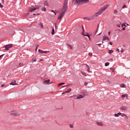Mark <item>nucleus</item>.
Wrapping results in <instances>:
<instances>
[{"mask_svg": "<svg viewBox=\"0 0 130 130\" xmlns=\"http://www.w3.org/2000/svg\"><path fill=\"white\" fill-rule=\"evenodd\" d=\"M55 108H56L57 109H61V107L60 108H58L57 107H55Z\"/></svg>", "mask_w": 130, "mask_h": 130, "instance_id": "nucleus-44", "label": "nucleus"}, {"mask_svg": "<svg viewBox=\"0 0 130 130\" xmlns=\"http://www.w3.org/2000/svg\"><path fill=\"white\" fill-rule=\"evenodd\" d=\"M35 51H37V48H36Z\"/></svg>", "mask_w": 130, "mask_h": 130, "instance_id": "nucleus-62", "label": "nucleus"}, {"mask_svg": "<svg viewBox=\"0 0 130 130\" xmlns=\"http://www.w3.org/2000/svg\"><path fill=\"white\" fill-rule=\"evenodd\" d=\"M51 34H52V35H54V28H52Z\"/></svg>", "mask_w": 130, "mask_h": 130, "instance_id": "nucleus-29", "label": "nucleus"}, {"mask_svg": "<svg viewBox=\"0 0 130 130\" xmlns=\"http://www.w3.org/2000/svg\"><path fill=\"white\" fill-rule=\"evenodd\" d=\"M77 5H82V4H87L89 3V0H74Z\"/></svg>", "mask_w": 130, "mask_h": 130, "instance_id": "nucleus-3", "label": "nucleus"}, {"mask_svg": "<svg viewBox=\"0 0 130 130\" xmlns=\"http://www.w3.org/2000/svg\"><path fill=\"white\" fill-rule=\"evenodd\" d=\"M120 116L122 117H125V119H128V116H127V115L124 113H121Z\"/></svg>", "mask_w": 130, "mask_h": 130, "instance_id": "nucleus-9", "label": "nucleus"}, {"mask_svg": "<svg viewBox=\"0 0 130 130\" xmlns=\"http://www.w3.org/2000/svg\"><path fill=\"white\" fill-rule=\"evenodd\" d=\"M37 60V59H36V57H34L32 59V62H34L35 61H36Z\"/></svg>", "mask_w": 130, "mask_h": 130, "instance_id": "nucleus-25", "label": "nucleus"}, {"mask_svg": "<svg viewBox=\"0 0 130 130\" xmlns=\"http://www.w3.org/2000/svg\"><path fill=\"white\" fill-rule=\"evenodd\" d=\"M38 52H39V53H44V51H42V50L41 49H39Z\"/></svg>", "mask_w": 130, "mask_h": 130, "instance_id": "nucleus-27", "label": "nucleus"}, {"mask_svg": "<svg viewBox=\"0 0 130 130\" xmlns=\"http://www.w3.org/2000/svg\"><path fill=\"white\" fill-rule=\"evenodd\" d=\"M113 51L112 50H109L108 53H109L110 54H111V53H113Z\"/></svg>", "mask_w": 130, "mask_h": 130, "instance_id": "nucleus-31", "label": "nucleus"}, {"mask_svg": "<svg viewBox=\"0 0 130 130\" xmlns=\"http://www.w3.org/2000/svg\"><path fill=\"white\" fill-rule=\"evenodd\" d=\"M121 115V113L120 112H119V113H117V114H114V116L115 117H118V116H120Z\"/></svg>", "mask_w": 130, "mask_h": 130, "instance_id": "nucleus-16", "label": "nucleus"}, {"mask_svg": "<svg viewBox=\"0 0 130 130\" xmlns=\"http://www.w3.org/2000/svg\"><path fill=\"white\" fill-rule=\"evenodd\" d=\"M73 97H74V99H78L77 98L78 97V95H73Z\"/></svg>", "mask_w": 130, "mask_h": 130, "instance_id": "nucleus-32", "label": "nucleus"}, {"mask_svg": "<svg viewBox=\"0 0 130 130\" xmlns=\"http://www.w3.org/2000/svg\"><path fill=\"white\" fill-rule=\"evenodd\" d=\"M120 87H121V88H126L125 85H124V84H121L120 85Z\"/></svg>", "mask_w": 130, "mask_h": 130, "instance_id": "nucleus-22", "label": "nucleus"}, {"mask_svg": "<svg viewBox=\"0 0 130 130\" xmlns=\"http://www.w3.org/2000/svg\"><path fill=\"white\" fill-rule=\"evenodd\" d=\"M44 6H47V7H49L48 3L47 2V1H45L44 2Z\"/></svg>", "mask_w": 130, "mask_h": 130, "instance_id": "nucleus-21", "label": "nucleus"}, {"mask_svg": "<svg viewBox=\"0 0 130 130\" xmlns=\"http://www.w3.org/2000/svg\"><path fill=\"white\" fill-rule=\"evenodd\" d=\"M49 82H50V79H48V80H45L43 82V84H49Z\"/></svg>", "mask_w": 130, "mask_h": 130, "instance_id": "nucleus-13", "label": "nucleus"}, {"mask_svg": "<svg viewBox=\"0 0 130 130\" xmlns=\"http://www.w3.org/2000/svg\"><path fill=\"white\" fill-rule=\"evenodd\" d=\"M19 66H20V67H23V64L19 63Z\"/></svg>", "mask_w": 130, "mask_h": 130, "instance_id": "nucleus-47", "label": "nucleus"}, {"mask_svg": "<svg viewBox=\"0 0 130 130\" xmlns=\"http://www.w3.org/2000/svg\"><path fill=\"white\" fill-rule=\"evenodd\" d=\"M38 46H39V45H37L36 48H38Z\"/></svg>", "mask_w": 130, "mask_h": 130, "instance_id": "nucleus-60", "label": "nucleus"}, {"mask_svg": "<svg viewBox=\"0 0 130 130\" xmlns=\"http://www.w3.org/2000/svg\"><path fill=\"white\" fill-rule=\"evenodd\" d=\"M101 33L102 32H101L100 34H99L98 35L99 36V35H101Z\"/></svg>", "mask_w": 130, "mask_h": 130, "instance_id": "nucleus-64", "label": "nucleus"}, {"mask_svg": "<svg viewBox=\"0 0 130 130\" xmlns=\"http://www.w3.org/2000/svg\"><path fill=\"white\" fill-rule=\"evenodd\" d=\"M85 66L87 71H88V73H90V67H89V66H88L87 64H86Z\"/></svg>", "mask_w": 130, "mask_h": 130, "instance_id": "nucleus-17", "label": "nucleus"}, {"mask_svg": "<svg viewBox=\"0 0 130 130\" xmlns=\"http://www.w3.org/2000/svg\"><path fill=\"white\" fill-rule=\"evenodd\" d=\"M107 8H108V5H106L105 6L102 7L99 11H98V12H96L95 14H94V15H93L92 17V18H95V17H98V16H100V15H101V14H102V13H103V12H104V11H105V10H106V9H107Z\"/></svg>", "mask_w": 130, "mask_h": 130, "instance_id": "nucleus-1", "label": "nucleus"}, {"mask_svg": "<svg viewBox=\"0 0 130 130\" xmlns=\"http://www.w3.org/2000/svg\"><path fill=\"white\" fill-rule=\"evenodd\" d=\"M121 110H123L124 111H126L127 110V107L126 106H122L120 108Z\"/></svg>", "mask_w": 130, "mask_h": 130, "instance_id": "nucleus-10", "label": "nucleus"}, {"mask_svg": "<svg viewBox=\"0 0 130 130\" xmlns=\"http://www.w3.org/2000/svg\"><path fill=\"white\" fill-rule=\"evenodd\" d=\"M48 52H49V51H44V53H48Z\"/></svg>", "mask_w": 130, "mask_h": 130, "instance_id": "nucleus-38", "label": "nucleus"}, {"mask_svg": "<svg viewBox=\"0 0 130 130\" xmlns=\"http://www.w3.org/2000/svg\"><path fill=\"white\" fill-rule=\"evenodd\" d=\"M117 26L119 27H120V24H118Z\"/></svg>", "mask_w": 130, "mask_h": 130, "instance_id": "nucleus-54", "label": "nucleus"}, {"mask_svg": "<svg viewBox=\"0 0 130 130\" xmlns=\"http://www.w3.org/2000/svg\"><path fill=\"white\" fill-rule=\"evenodd\" d=\"M2 2V4H5V1L4 0H1Z\"/></svg>", "mask_w": 130, "mask_h": 130, "instance_id": "nucleus-48", "label": "nucleus"}, {"mask_svg": "<svg viewBox=\"0 0 130 130\" xmlns=\"http://www.w3.org/2000/svg\"><path fill=\"white\" fill-rule=\"evenodd\" d=\"M121 53H122V52H123V50H122L121 51Z\"/></svg>", "mask_w": 130, "mask_h": 130, "instance_id": "nucleus-57", "label": "nucleus"}, {"mask_svg": "<svg viewBox=\"0 0 130 130\" xmlns=\"http://www.w3.org/2000/svg\"><path fill=\"white\" fill-rule=\"evenodd\" d=\"M66 93H67V92H66V91H65V92L62 93V95H63V94H66Z\"/></svg>", "mask_w": 130, "mask_h": 130, "instance_id": "nucleus-51", "label": "nucleus"}, {"mask_svg": "<svg viewBox=\"0 0 130 130\" xmlns=\"http://www.w3.org/2000/svg\"><path fill=\"white\" fill-rule=\"evenodd\" d=\"M82 35H83V36H86L87 37H88L89 41H91V38H90V35H89V34H86V35H85L84 32H82Z\"/></svg>", "mask_w": 130, "mask_h": 130, "instance_id": "nucleus-12", "label": "nucleus"}, {"mask_svg": "<svg viewBox=\"0 0 130 130\" xmlns=\"http://www.w3.org/2000/svg\"><path fill=\"white\" fill-rule=\"evenodd\" d=\"M8 113H9V114H11V115H13V116H20V113H19L16 110L8 111Z\"/></svg>", "mask_w": 130, "mask_h": 130, "instance_id": "nucleus-2", "label": "nucleus"}, {"mask_svg": "<svg viewBox=\"0 0 130 130\" xmlns=\"http://www.w3.org/2000/svg\"><path fill=\"white\" fill-rule=\"evenodd\" d=\"M97 32H98V28H97L96 30L95 34H96V33H97Z\"/></svg>", "mask_w": 130, "mask_h": 130, "instance_id": "nucleus-53", "label": "nucleus"}, {"mask_svg": "<svg viewBox=\"0 0 130 130\" xmlns=\"http://www.w3.org/2000/svg\"><path fill=\"white\" fill-rule=\"evenodd\" d=\"M122 30H125V27L122 28Z\"/></svg>", "mask_w": 130, "mask_h": 130, "instance_id": "nucleus-50", "label": "nucleus"}, {"mask_svg": "<svg viewBox=\"0 0 130 130\" xmlns=\"http://www.w3.org/2000/svg\"><path fill=\"white\" fill-rule=\"evenodd\" d=\"M13 45L12 44L7 45L5 46V50H9L10 48H12Z\"/></svg>", "mask_w": 130, "mask_h": 130, "instance_id": "nucleus-7", "label": "nucleus"}, {"mask_svg": "<svg viewBox=\"0 0 130 130\" xmlns=\"http://www.w3.org/2000/svg\"><path fill=\"white\" fill-rule=\"evenodd\" d=\"M82 94L84 96H88L89 95V93H88V92H83Z\"/></svg>", "mask_w": 130, "mask_h": 130, "instance_id": "nucleus-19", "label": "nucleus"}, {"mask_svg": "<svg viewBox=\"0 0 130 130\" xmlns=\"http://www.w3.org/2000/svg\"><path fill=\"white\" fill-rule=\"evenodd\" d=\"M82 29H83V32L82 33H84V32L85 31V29H84V27L82 26Z\"/></svg>", "mask_w": 130, "mask_h": 130, "instance_id": "nucleus-49", "label": "nucleus"}, {"mask_svg": "<svg viewBox=\"0 0 130 130\" xmlns=\"http://www.w3.org/2000/svg\"><path fill=\"white\" fill-rule=\"evenodd\" d=\"M51 12L52 13H54L55 16H56V13H55V12H54V11L52 10V11H51Z\"/></svg>", "mask_w": 130, "mask_h": 130, "instance_id": "nucleus-34", "label": "nucleus"}, {"mask_svg": "<svg viewBox=\"0 0 130 130\" xmlns=\"http://www.w3.org/2000/svg\"><path fill=\"white\" fill-rule=\"evenodd\" d=\"M117 51H118V52H119V49H117Z\"/></svg>", "mask_w": 130, "mask_h": 130, "instance_id": "nucleus-55", "label": "nucleus"}, {"mask_svg": "<svg viewBox=\"0 0 130 130\" xmlns=\"http://www.w3.org/2000/svg\"><path fill=\"white\" fill-rule=\"evenodd\" d=\"M0 8H4V6H3V5H2V3H0Z\"/></svg>", "mask_w": 130, "mask_h": 130, "instance_id": "nucleus-36", "label": "nucleus"}, {"mask_svg": "<svg viewBox=\"0 0 130 130\" xmlns=\"http://www.w3.org/2000/svg\"><path fill=\"white\" fill-rule=\"evenodd\" d=\"M121 97H122V98H123V97H126V95L125 94H122L121 95Z\"/></svg>", "mask_w": 130, "mask_h": 130, "instance_id": "nucleus-37", "label": "nucleus"}, {"mask_svg": "<svg viewBox=\"0 0 130 130\" xmlns=\"http://www.w3.org/2000/svg\"><path fill=\"white\" fill-rule=\"evenodd\" d=\"M76 98L77 99H82V98H84V96L82 95H78Z\"/></svg>", "mask_w": 130, "mask_h": 130, "instance_id": "nucleus-15", "label": "nucleus"}, {"mask_svg": "<svg viewBox=\"0 0 130 130\" xmlns=\"http://www.w3.org/2000/svg\"><path fill=\"white\" fill-rule=\"evenodd\" d=\"M64 83H60L58 84V87H59L60 86H62V85H64Z\"/></svg>", "mask_w": 130, "mask_h": 130, "instance_id": "nucleus-26", "label": "nucleus"}, {"mask_svg": "<svg viewBox=\"0 0 130 130\" xmlns=\"http://www.w3.org/2000/svg\"><path fill=\"white\" fill-rule=\"evenodd\" d=\"M125 8H126V6L125 5H123L122 9H124Z\"/></svg>", "mask_w": 130, "mask_h": 130, "instance_id": "nucleus-46", "label": "nucleus"}, {"mask_svg": "<svg viewBox=\"0 0 130 130\" xmlns=\"http://www.w3.org/2000/svg\"><path fill=\"white\" fill-rule=\"evenodd\" d=\"M110 70H113V68H110Z\"/></svg>", "mask_w": 130, "mask_h": 130, "instance_id": "nucleus-61", "label": "nucleus"}, {"mask_svg": "<svg viewBox=\"0 0 130 130\" xmlns=\"http://www.w3.org/2000/svg\"><path fill=\"white\" fill-rule=\"evenodd\" d=\"M96 123L100 126H102L103 125V123L102 122H97Z\"/></svg>", "mask_w": 130, "mask_h": 130, "instance_id": "nucleus-14", "label": "nucleus"}, {"mask_svg": "<svg viewBox=\"0 0 130 130\" xmlns=\"http://www.w3.org/2000/svg\"><path fill=\"white\" fill-rule=\"evenodd\" d=\"M109 64V62H107L105 63V67H108V66Z\"/></svg>", "mask_w": 130, "mask_h": 130, "instance_id": "nucleus-33", "label": "nucleus"}, {"mask_svg": "<svg viewBox=\"0 0 130 130\" xmlns=\"http://www.w3.org/2000/svg\"><path fill=\"white\" fill-rule=\"evenodd\" d=\"M67 9H68V0H64L63 6L62 9L67 10Z\"/></svg>", "mask_w": 130, "mask_h": 130, "instance_id": "nucleus-4", "label": "nucleus"}, {"mask_svg": "<svg viewBox=\"0 0 130 130\" xmlns=\"http://www.w3.org/2000/svg\"><path fill=\"white\" fill-rule=\"evenodd\" d=\"M67 46H70V49H73V46H71L70 44H67Z\"/></svg>", "mask_w": 130, "mask_h": 130, "instance_id": "nucleus-30", "label": "nucleus"}, {"mask_svg": "<svg viewBox=\"0 0 130 130\" xmlns=\"http://www.w3.org/2000/svg\"><path fill=\"white\" fill-rule=\"evenodd\" d=\"M61 19H62L61 17H60V15L58 17V20H60Z\"/></svg>", "mask_w": 130, "mask_h": 130, "instance_id": "nucleus-42", "label": "nucleus"}, {"mask_svg": "<svg viewBox=\"0 0 130 130\" xmlns=\"http://www.w3.org/2000/svg\"><path fill=\"white\" fill-rule=\"evenodd\" d=\"M108 35H109H109H110V31H109V32H108Z\"/></svg>", "mask_w": 130, "mask_h": 130, "instance_id": "nucleus-56", "label": "nucleus"}, {"mask_svg": "<svg viewBox=\"0 0 130 130\" xmlns=\"http://www.w3.org/2000/svg\"><path fill=\"white\" fill-rule=\"evenodd\" d=\"M81 73L82 75H83V76H84V77H87V74H86V73L83 72H81Z\"/></svg>", "mask_w": 130, "mask_h": 130, "instance_id": "nucleus-23", "label": "nucleus"}, {"mask_svg": "<svg viewBox=\"0 0 130 130\" xmlns=\"http://www.w3.org/2000/svg\"><path fill=\"white\" fill-rule=\"evenodd\" d=\"M42 11H43L44 12H46V8L45 7H43L42 8Z\"/></svg>", "mask_w": 130, "mask_h": 130, "instance_id": "nucleus-28", "label": "nucleus"}, {"mask_svg": "<svg viewBox=\"0 0 130 130\" xmlns=\"http://www.w3.org/2000/svg\"><path fill=\"white\" fill-rule=\"evenodd\" d=\"M36 7L34 8H29V12H34L36 11V10H39V9L40 8V6H36Z\"/></svg>", "mask_w": 130, "mask_h": 130, "instance_id": "nucleus-5", "label": "nucleus"}, {"mask_svg": "<svg viewBox=\"0 0 130 130\" xmlns=\"http://www.w3.org/2000/svg\"><path fill=\"white\" fill-rule=\"evenodd\" d=\"M114 13V14H117V13H118L117 10H115Z\"/></svg>", "mask_w": 130, "mask_h": 130, "instance_id": "nucleus-39", "label": "nucleus"}, {"mask_svg": "<svg viewBox=\"0 0 130 130\" xmlns=\"http://www.w3.org/2000/svg\"><path fill=\"white\" fill-rule=\"evenodd\" d=\"M98 28H99V24L98 25V28H97V29H98Z\"/></svg>", "mask_w": 130, "mask_h": 130, "instance_id": "nucleus-59", "label": "nucleus"}, {"mask_svg": "<svg viewBox=\"0 0 130 130\" xmlns=\"http://www.w3.org/2000/svg\"><path fill=\"white\" fill-rule=\"evenodd\" d=\"M10 85H12V86H16V85H17V84H16V81H15V82H12L10 83Z\"/></svg>", "mask_w": 130, "mask_h": 130, "instance_id": "nucleus-20", "label": "nucleus"}, {"mask_svg": "<svg viewBox=\"0 0 130 130\" xmlns=\"http://www.w3.org/2000/svg\"><path fill=\"white\" fill-rule=\"evenodd\" d=\"M121 26H122V27H123V26H124V27H125L126 25H125V24H122L121 25Z\"/></svg>", "mask_w": 130, "mask_h": 130, "instance_id": "nucleus-43", "label": "nucleus"}, {"mask_svg": "<svg viewBox=\"0 0 130 130\" xmlns=\"http://www.w3.org/2000/svg\"><path fill=\"white\" fill-rule=\"evenodd\" d=\"M84 20H87V21H92V20H94V17H92V16L90 18L88 17H84Z\"/></svg>", "mask_w": 130, "mask_h": 130, "instance_id": "nucleus-11", "label": "nucleus"}, {"mask_svg": "<svg viewBox=\"0 0 130 130\" xmlns=\"http://www.w3.org/2000/svg\"><path fill=\"white\" fill-rule=\"evenodd\" d=\"M98 45H101V44H98Z\"/></svg>", "mask_w": 130, "mask_h": 130, "instance_id": "nucleus-63", "label": "nucleus"}, {"mask_svg": "<svg viewBox=\"0 0 130 130\" xmlns=\"http://www.w3.org/2000/svg\"><path fill=\"white\" fill-rule=\"evenodd\" d=\"M88 83L87 82H85L84 83V86H87Z\"/></svg>", "mask_w": 130, "mask_h": 130, "instance_id": "nucleus-40", "label": "nucleus"}, {"mask_svg": "<svg viewBox=\"0 0 130 130\" xmlns=\"http://www.w3.org/2000/svg\"><path fill=\"white\" fill-rule=\"evenodd\" d=\"M67 12V10L64 9H61V14L59 15V16L62 18H63V16H64V14Z\"/></svg>", "mask_w": 130, "mask_h": 130, "instance_id": "nucleus-6", "label": "nucleus"}, {"mask_svg": "<svg viewBox=\"0 0 130 130\" xmlns=\"http://www.w3.org/2000/svg\"><path fill=\"white\" fill-rule=\"evenodd\" d=\"M110 45H112V42H110Z\"/></svg>", "mask_w": 130, "mask_h": 130, "instance_id": "nucleus-52", "label": "nucleus"}, {"mask_svg": "<svg viewBox=\"0 0 130 130\" xmlns=\"http://www.w3.org/2000/svg\"><path fill=\"white\" fill-rule=\"evenodd\" d=\"M105 40H108V41H109V38L106 35L104 36L103 37V41H105Z\"/></svg>", "mask_w": 130, "mask_h": 130, "instance_id": "nucleus-8", "label": "nucleus"}, {"mask_svg": "<svg viewBox=\"0 0 130 130\" xmlns=\"http://www.w3.org/2000/svg\"><path fill=\"white\" fill-rule=\"evenodd\" d=\"M42 60H43V59H41L40 60V61H42Z\"/></svg>", "mask_w": 130, "mask_h": 130, "instance_id": "nucleus-58", "label": "nucleus"}, {"mask_svg": "<svg viewBox=\"0 0 130 130\" xmlns=\"http://www.w3.org/2000/svg\"><path fill=\"white\" fill-rule=\"evenodd\" d=\"M69 86H70V85H65L64 86H62V88H64V87H69Z\"/></svg>", "mask_w": 130, "mask_h": 130, "instance_id": "nucleus-45", "label": "nucleus"}, {"mask_svg": "<svg viewBox=\"0 0 130 130\" xmlns=\"http://www.w3.org/2000/svg\"><path fill=\"white\" fill-rule=\"evenodd\" d=\"M88 55H89V56H92V55H93V54H92V53H88Z\"/></svg>", "mask_w": 130, "mask_h": 130, "instance_id": "nucleus-35", "label": "nucleus"}, {"mask_svg": "<svg viewBox=\"0 0 130 130\" xmlns=\"http://www.w3.org/2000/svg\"><path fill=\"white\" fill-rule=\"evenodd\" d=\"M6 86V84H2L1 85L2 88H3V87H5Z\"/></svg>", "mask_w": 130, "mask_h": 130, "instance_id": "nucleus-41", "label": "nucleus"}, {"mask_svg": "<svg viewBox=\"0 0 130 130\" xmlns=\"http://www.w3.org/2000/svg\"><path fill=\"white\" fill-rule=\"evenodd\" d=\"M39 25H40V26H41V29H43V28H44V26L43 25V23H39Z\"/></svg>", "mask_w": 130, "mask_h": 130, "instance_id": "nucleus-18", "label": "nucleus"}, {"mask_svg": "<svg viewBox=\"0 0 130 130\" xmlns=\"http://www.w3.org/2000/svg\"><path fill=\"white\" fill-rule=\"evenodd\" d=\"M71 91H72V89L69 88L67 89V91H66L65 93H70V92H71Z\"/></svg>", "mask_w": 130, "mask_h": 130, "instance_id": "nucleus-24", "label": "nucleus"}]
</instances>
